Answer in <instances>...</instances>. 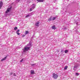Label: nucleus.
<instances>
[{"mask_svg":"<svg viewBox=\"0 0 80 80\" xmlns=\"http://www.w3.org/2000/svg\"><path fill=\"white\" fill-rule=\"evenodd\" d=\"M19 32H20V30L18 29V30H17L16 33H18Z\"/></svg>","mask_w":80,"mask_h":80,"instance_id":"obj_22","label":"nucleus"},{"mask_svg":"<svg viewBox=\"0 0 80 80\" xmlns=\"http://www.w3.org/2000/svg\"><path fill=\"white\" fill-rule=\"evenodd\" d=\"M74 29L75 30H77V29L76 28H74Z\"/></svg>","mask_w":80,"mask_h":80,"instance_id":"obj_27","label":"nucleus"},{"mask_svg":"<svg viewBox=\"0 0 80 80\" xmlns=\"http://www.w3.org/2000/svg\"><path fill=\"white\" fill-rule=\"evenodd\" d=\"M52 20V16L50 18L48 19V21L50 22V21H51Z\"/></svg>","mask_w":80,"mask_h":80,"instance_id":"obj_11","label":"nucleus"},{"mask_svg":"<svg viewBox=\"0 0 80 80\" xmlns=\"http://www.w3.org/2000/svg\"><path fill=\"white\" fill-rule=\"evenodd\" d=\"M76 24H77V23Z\"/></svg>","mask_w":80,"mask_h":80,"instance_id":"obj_36","label":"nucleus"},{"mask_svg":"<svg viewBox=\"0 0 80 80\" xmlns=\"http://www.w3.org/2000/svg\"><path fill=\"white\" fill-rule=\"evenodd\" d=\"M11 8H8L7 11L6 12V13H7L8 12H10V11L11 10Z\"/></svg>","mask_w":80,"mask_h":80,"instance_id":"obj_5","label":"nucleus"},{"mask_svg":"<svg viewBox=\"0 0 80 80\" xmlns=\"http://www.w3.org/2000/svg\"><path fill=\"white\" fill-rule=\"evenodd\" d=\"M76 75H77V76H78V75H79V73H76Z\"/></svg>","mask_w":80,"mask_h":80,"instance_id":"obj_21","label":"nucleus"},{"mask_svg":"<svg viewBox=\"0 0 80 80\" xmlns=\"http://www.w3.org/2000/svg\"><path fill=\"white\" fill-rule=\"evenodd\" d=\"M23 61V59L22 58L21 60L20 61V62H22Z\"/></svg>","mask_w":80,"mask_h":80,"instance_id":"obj_23","label":"nucleus"},{"mask_svg":"<svg viewBox=\"0 0 80 80\" xmlns=\"http://www.w3.org/2000/svg\"><path fill=\"white\" fill-rule=\"evenodd\" d=\"M32 8H31L30 9V12H31V11H32Z\"/></svg>","mask_w":80,"mask_h":80,"instance_id":"obj_25","label":"nucleus"},{"mask_svg":"<svg viewBox=\"0 0 80 80\" xmlns=\"http://www.w3.org/2000/svg\"><path fill=\"white\" fill-rule=\"evenodd\" d=\"M61 53H63V52H64V51L63 50H62L61 51Z\"/></svg>","mask_w":80,"mask_h":80,"instance_id":"obj_24","label":"nucleus"},{"mask_svg":"<svg viewBox=\"0 0 80 80\" xmlns=\"http://www.w3.org/2000/svg\"><path fill=\"white\" fill-rule=\"evenodd\" d=\"M20 0H17V1H18V2H19V1H20Z\"/></svg>","mask_w":80,"mask_h":80,"instance_id":"obj_32","label":"nucleus"},{"mask_svg":"<svg viewBox=\"0 0 80 80\" xmlns=\"http://www.w3.org/2000/svg\"><path fill=\"white\" fill-rule=\"evenodd\" d=\"M66 29H67V28H64V30H66Z\"/></svg>","mask_w":80,"mask_h":80,"instance_id":"obj_29","label":"nucleus"},{"mask_svg":"<svg viewBox=\"0 0 80 80\" xmlns=\"http://www.w3.org/2000/svg\"><path fill=\"white\" fill-rule=\"evenodd\" d=\"M64 52L65 53H67L68 52V50H66L64 51Z\"/></svg>","mask_w":80,"mask_h":80,"instance_id":"obj_13","label":"nucleus"},{"mask_svg":"<svg viewBox=\"0 0 80 80\" xmlns=\"http://www.w3.org/2000/svg\"><path fill=\"white\" fill-rule=\"evenodd\" d=\"M55 1H57V0H55Z\"/></svg>","mask_w":80,"mask_h":80,"instance_id":"obj_34","label":"nucleus"},{"mask_svg":"<svg viewBox=\"0 0 80 80\" xmlns=\"http://www.w3.org/2000/svg\"><path fill=\"white\" fill-rule=\"evenodd\" d=\"M58 76L55 73H53L52 74V78H54V79H57V78H58Z\"/></svg>","mask_w":80,"mask_h":80,"instance_id":"obj_2","label":"nucleus"},{"mask_svg":"<svg viewBox=\"0 0 80 80\" xmlns=\"http://www.w3.org/2000/svg\"><path fill=\"white\" fill-rule=\"evenodd\" d=\"M39 24H40V22L38 21L35 23V25L36 27H38L39 26Z\"/></svg>","mask_w":80,"mask_h":80,"instance_id":"obj_3","label":"nucleus"},{"mask_svg":"<svg viewBox=\"0 0 80 80\" xmlns=\"http://www.w3.org/2000/svg\"><path fill=\"white\" fill-rule=\"evenodd\" d=\"M16 33H17V35H20V33H18V32H17Z\"/></svg>","mask_w":80,"mask_h":80,"instance_id":"obj_26","label":"nucleus"},{"mask_svg":"<svg viewBox=\"0 0 80 80\" xmlns=\"http://www.w3.org/2000/svg\"><path fill=\"white\" fill-rule=\"evenodd\" d=\"M30 17V16L29 15H27L26 16V18H28V17Z\"/></svg>","mask_w":80,"mask_h":80,"instance_id":"obj_20","label":"nucleus"},{"mask_svg":"<svg viewBox=\"0 0 80 80\" xmlns=\"http://www.w3.org/2000/svg\"><path fill=\"white\" fill-rule=\"evenodd\" d=\"M77 67H78V65H75L73 67V69L74 70H75V68H77Z\"/></svg>","mask_w":80,"mask_h":80,"instance_id":"obj_6","label":"nucleus"},{"mask_svg":"<svg viewBox=\"0 0 80 80\" xmlns=\"http://www.w3.org/2000/svg\"><path fill=\"white\" fill-rule=\"evenodd\" d=\"M36 65V63L32 64L31 65L32 67H34Z\"/></svg>","mask_w":80,"mask_h":80,"instance_id":"obj_17","label":"nucleus"},{"mask_svg":"<svg viewBox=\"0 0 80 80\" xmlns=\"http://www.w3.org/2000/svg\"><path fill=\"white\" fill-rule=\"evenodd\" d=\"M31 73L32 75V74H34V71H33V70H31Z\"/></svg>","mask_w":80,"mask_h":80,"instance_id":"obj_8","label":"nucleus"},{"mask_svg":"<svg viewBox=\"0 0 80 80\" xmlns=\"http://www.w3.org/2000/svg\"><path fill=\"white\" fill-rule=\"evenodd\" d=\"M32 10H33L35 8V5L34 4H32Z\"/></svg>","mask_w":80,"mask_h":80,"instance_id":"obj_9","label":"nucleus"},{"mask_svg":"<svg viewBox=\"0 0 80 80\" xmlns=\"http://www.w3.org/2000/svg\"><path fill=\"white\" fill-rule=\"evenodd\" d=\"M55 1H57V0H55Z\"/></svg>","mask_w":80,"mask_h":80,"instance_id":"obj_35","label":"nucleus"},{"mask_svg":"<svg viewBox=\"0 0 80 80\" xmlns=\"http://www.w3.org/2000/svg\"><path fill=\"white\" fill-rule=\"evenodd\" d=\"M28 33H29V32H28V31H26L25 32V35H27V34H28Z\"/></svg>","mask_w":80,"mask_h":80,"instance_id":"obj_15","label":"nucleus"},{"mask_svg":"<svg viewBox=\"0 0 80 80\" xmlns=\"http://www.w3.org/2000/svg\"><path fill=\"white\" fill-rule=\"evenodd\" d=\"M52 29H55V26H53L52 27Z\"/></svg>","mask_w":80,"mask_h":80,"instance_id":"obj_14","label":"nucleus"},{"mask_svg":"<svg viewBox=\"0 0 80 80\" xmlns=\"http://www.w3.org/2000/svg\"><path fill=\"white\" fill-rule=\"evenodd\" d=\"M31 43H29L28 44L27 46L25 47L23 49H22L23 52L25 53L26 52H27L28 50H30V48L31 47Z\"/></svg>","mask_w":80,"mask_h":80,"instance_id":"obj_1","label":"nucleus"},{"mask_svg":"<svg viewBox=\"0 0 80 80\" xmlns=\"http://www.w3.org/2000/svg\"><path fill=\"white\" fill-rule=\"evenodd\" d=\"M62 55H62V54H61V56H62Z\"/></svg>","mask_w":80,"mask_h":80,"instance_id":"obj_33","label":"nucleus"},{"mask_svg":"<svg viewBox=\"0 0 80 80\" xmlns=\"http://www.w3.org/2000/svg\"><path fill=\"white\" fill-rule=\"evenodd\" d=\"M28 14L29 16H31V15H33V12H31L30 13H29Z\"/></svg>","mask_w":80,"mask_h":80,"instance_id":"obj_12","label":"nucleus"},{"mask_svg":"<svg viewBox=\"0 0 80 80\" xmlns=\"http://www.w3.org/2000/svg\"><path fill=\"white\" fill-rule=\"evenodd\" d=\"M3 4V2H2V1H1L0 2V9H1V8L2 7Z\"/></svg>","mask_w":80,"mask_h":80,"instance_id":"obj_4","label":"nucleus"},{"mask_svg":"<svg viewBox=\"0 0 80 80\" xmlns=\"http://www.w3.org/2000/svg\"><path fill=\"white\" fill-rule=\"evenodd\" d=\"M25 35H22V37H25Z\"/></svg>","mask_w":80,"mask_h":80,"instance_id":"obj_31","label":"nucleus"},{"mask_svg":"<svg viewBox=\"0 0 80 80\" xmlns=\"http://www.w3.org/2000/svg\"><path fill=\"white\" fill-rule=\"evenodd\" d=\"M17 29H18V28L17 27H15L14 28V30H16Z\"/></svg>","mask_w":80,"mask_h":80,"instance_id":"obj_19","label":"nucleus"},{"mask_svg":"<svg viewBox=\"0 0 80 80\" xmlns=\"http://www.w3.org/2000/svg\"><path fill=\"white\" fill-rule=\"evenodd\" d=\"M45 0H38V2H43Z\"/></svg>","mask_w":80,"mask_h":80,"instance_id":"obj_10","label":"nucleus"},{"mask_svg":"<svg viewBox=\"0 0 80 80\" xmlns=\"http://www.w3.org/2000/svg\"><path fill=\"white\" fill-rule=\"evenodd\" d=\"M56 18H57V17H54L52 19V20H55Z\"/></svg>","mask_w":80,"mask_h":80,"instance_id":"obj_16","label":"nucleus"},{"mask_svg":"<svg viewBox=\"0 0 80 80\" xmlns=\"http://www.w3.org/2000/svg\"><path fill=\"white\" fill-rule=\"evenodd\" d=\"M14 76H16V74L15 73H14L13 74Z\"/></svg>","mask_w":80,"mask_h":80,"instance_id":"obj_28","label":"nucleus"},{"mask_svg":"<svg viewBox=\"0 0 80 80\" xmlns=\"http://www.w3.org/2000/svg\"><path fill=\"white\" fill-rule=\"evenodd\" d=\"M68 68V66H65V67H64V70H67V69Z\"/></svg>","mask_w":80,"mask_h":80,"instance_id":"obj_18","label":"nucleus"},{"mask_svg":"<svg viewBox=\"0 0 80 80\" xmlns=\"http://www.w3.org/2000/svg\"><path fill=\"white\" fill-rule=\"evenodd\" d=\"M13 74V73L12 72L11 74L10 75H12Z\"/></svg>","mask_w":80,"mask_h":80,"instance_id":"obj_30","label":"nucleus"},{"mask_svg":"<svg viewBox=\"0 0 80 80\" xmlns=\"http://www.w3.org/2000/svg\"><path fill=\"white\" fill-rule=\"evenodd\" d=\"M7 56H6V57H5L1 59V61L2 62V61H3L4 60H6V58H7Z\"/></svg>","mask_w":80,"mask_h":80,"instance_id":"obj_7","label":"nucleus"}]
</instances>
